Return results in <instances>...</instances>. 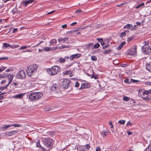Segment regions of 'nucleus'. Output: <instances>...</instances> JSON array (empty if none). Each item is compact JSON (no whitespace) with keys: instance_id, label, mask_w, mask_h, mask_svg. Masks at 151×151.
I'll list each match as a JSON object with an SVG mask.
<instances>
[{"instance_id":"19","label":"nucleus","mask_w":151,"mask_h":151,"mask_svg":"<svg viewBox=\"0 0 151 151\" xmlns=\"http://www.w3.org/2000/svg\"><path fill=\"white\" fill-rule=\"evenodd\" d=\"M83 88H87L90 87V85L88 83H83L82 84Z\"/></svg>"},{"instance_id":"39","label":"nucleus","mask_w":151,"mask_h":151,"mask_svg":"<svg viewBox=\"0 0 151 151\" xmlns=\"http://www.w3.org/2000/svg\"><path fill=\"white\" fill-rule=\"evenodd\" d=\"M91 59L93 61H95L97 60V58L94 56H92L91 57Z\"/></svg>"},{"instance_id":"16","label":"nucleus","mask_w":151,"mask_h":151,"mask_svg":"<svg viewBox=\"0 0 151 151\" xmlns=\"http://www.w3.org/2000/svg\"><path fill=\"white\" fill-rule=\"evenodd\" d=\"M66 40V38H60L58 39V40L59 43L60 44H63L65 43Z\"/></svg>"},{"instance_id":"53","label":"nucleus","mask_w":151,"mask_h":151,"mask_svg":"<svg viewBox=\"0 0 151 151\" xmlns=\"http://www.w3.org/2000/svg\"><path fill=\"white\" fill-rule=\"evenodd\" d=\"M6 77V76H4L3 74H0V78H5Z\"/></svg>"},{"instance_id":"46","label":"nucleus","mask_w":151,"mask_h":151,"mask_svg":"<svg viewBox=\"0 0 151 151\" xmlns=\"http://www.w3.org/2000/svg\"><path fill=\"white\" fill-rule=\"evenodd\" d=\"M79 86V83L78 82H76L75 85V86L76 87H78Z\"/></svg>"},{"instance_id":"25","label":"nucleus","mask_w":151,"mask_h":151,"mask_svg":"<svg viewBox=\"0 0 151 151\" xmlns=\"http://www.w3.org/2000/svg\"><path fill=\"white\" fill-rule=\"evenodd\" d=\"M43 50L45 51L48 52L49 51H51V48L50 47H46L44 48L43 49Z\"/></svg>"},{"instance_id":"24","label":"nucleus","mask_w":151,"mask_h":151,"mask_svg":"<svg viewBox=\"0 0 151 151\" xmlns=\"http://www.w3.org/2000/svg\"><path fill=\"white\" fill-rule=\"evenodd\" d=\"M61 87L64 89H65L66 87V81L64 82L63 83H62L61 84Z\"/></svg>"},{"instance_id":"7","label":"nucleus","mask_w":151,"mask_h":151,"mask_svg":"<svg viewBox=\"0 0 151 151\" xmlns=\"http://www.w3.org/2000/svg\"><path fill=\"white\" fill-rule=\"evenodd\" d=\"M137 53V48L134 46L133 47L130 48L129 50L128 54L132 55H135Z\"/></svg>"},{"instance_id":"45","label":"nucleus","mask_w":151,"mask_h":151,"mask_svg":"<svg viewBox=\"0 0 151 151\" xmlns=\"http://www.w3.org/2000/svg\"><path fill=\"white\" fill-rule=\"evenodd\" d=\"M8 59V57H2L0 58V60H7Z\"/></svg>"},{"instance_id":"32","label":"nucleus","mask_w":151,"mask_h":151,"mask_svg":"<svg viewBox=\"0 0 151 151\" xmlns=\"http://www.w3.org/2000/svg\"><path fill=\"white\" fill-rule=\"evenodd\" d=\"M144 5H145L144 3H142L141 4H139V5H138V6H137L135 8L137 9H138L139 8H140V7H141L142 6H144Z\"/></svg>"},{"instance_id":"8","label":"nucleus","mask_w":151,"mask_h":151,"mask_svg":"<svg viewBox=\"0 0 151 151\" xmlns=\"http://www.w3.org/2000/svg\"><path fill=\"white\" fill-rule=\"evenodd\" d=\"M31 68H32L33 72L35 73L37 71V69L38 67V65L37 64H34L32 65H30Z\"/></svg>"},{"instance_id":"23","label":"nucleus","mask_w":151,"mask_h":151,"mask_svg":"<svg viewBox=\"0 0 151 151\" xmlns=\"http://www.w3.org/2000/svg\"><path fill=\"white\" fill-rule=\"evenodd\" d=\"M82 30V29L81 28H79L78 29H76V30H72L70 31V32H71L72 34L74 33L75 32H76V31H78V32H80Z\"/></svg>"},{"instance_id":"56","label":"nucleus","mask_w":151,"mask_h":151,"mask_svg":"<svg viewBox=\"0 0 151 151\" xmlns=\"http://www.w3.org/2000/svg\"><path fill=\"white\" fill-rule=\"evenodd\" d=\"M65 47V46L63 45V46H60V47H59L58 49H63V48H64Z\"/></svg>"},{"instance_id":"1","label":"nucleus","mask_w":151,"mask_h":151,"mask_svg":"<svg viewBox=\"0 0 151 151\" xmlns=\"http://www.w3.org/2000/svg\"><path fill=\"white\" fill-rule=\"evenodd\" d=\"M60 70V69L59 67L55 66L50 68L47 69V71L48 74L51 76H53L57 74Z\"/></svg>"},{"instance_id":"22","label":"nucleus","mask_w":151,"mask_h":151,"mask_svg":"<svg viewBox=\"0 0 151 151\" xmlns=\"http://www.w3.org/2000/svg\"><path fill=\"white\" fill-rule=\"evenodd\" d=\"M51 107L50 106H46L44 108V110L45 111H49L51 110Z\"/></svg>"},{"instance_id":"64","label":"nucleus","mask_w":151,"mask_h":151,"mask_svg":"<svg viewBox=\"0 0 151 151\" xmlns=\"http://www.w3.org/2000/svg\"><path fill=\"white\" fill-rule=\"evenodd\" d=\"M82 12L81 10L80 9H79L78 10H76V13H79V12Z\"/></svg>"},{"instance_id":"5","label":"nucleus","mask_w":151,"mask_h":151,"mask_svg":"<svg viewBox=\"0 0 151 151\" xmlns=\"http://www.w3.org/2000/svg\"><path fill=\"white\" fill-rule=\"evenodd\" d=\"M16 76L18 78L24 79L26 77V75L23 70H21L17 74Z\"/></svg>"},{"instance_id":"49","label":"nucleus","mask_w":151,"mask_h":151,"mask_svg":"<svg viewBox=\"0 0 151 151\" xmlns=\"http://www.w3.org/2000/svg\"><path fill=\"white\" fill-rule=\"evenodd\" d=\"M5 93H2L1 94H0V100H2L4 98V96H1V94H5Z\"/></svg>"},{"instance_id":"17","label":"nucleus","mask_w":151,"mask_h":151,"mask_svg":"<svg viewBox=\"0 0 151 151\" xmlns=\"http://www.w3.org/2000/svg\"><path fill=\"white\" fill-rule=\"evenodd\" d=\"M65 58H60L58 60H57V61L60 63H63L65 61Z\"/></svg>"},{"instance_id":"47","label":"nucleus","mask_w":151,"mask_h":151,"mask_svg":"<svg viewBox=\"0 0 151 151\" xmlns=\"http://www.w3.org/2000/svg\"><path fill=\"white\" fill-rule=\"evenodd\" d=\"M75 58L74 57L73 55H72L70 57V60H73V59Z\"/></svg>"},{"instance_id":"42","label":"nucleus","mask_w":151,"mask_h":151,"mask_svg":"<svg viewBox=\"0 0 151 151\" xmlns=\"http://www.w3.org/2000/svg\"><path fill=\"white\" fill-rule=\"evenodd\" d=\"M101 150L100 147L99 146H97L96 147V151H101Z\"/></svg>"},{"instance_id":"60","label":"nucleus","mask_w":151,"mask_h":151,"mask_svg":"<svg viewBox=\"0 0 151 151\" xmlns=\"http://www.w3.org/2000/svg\"><path fill=\"white\" fill-rule=\"evenodd\" d=\"M17 29L16 28H14L13 31V33H14L17 31Z\"/></svg>"},{"instance_id":"10","label":"nucleus","mask_w":151,"mask_h":151,"mask_svg":"<svg viewBox=\"0 0 151 151\" xmlns=\"http://www.w3.org/2000/svg\"><path fill=\"white\" fill-rule=\"evenodd\" d=\"M58 89V85L56 84L53 85L51 87L52 90L55 92L57 91Z\"/></svg>"},{"instance_id":"15","label":"nucleus","mask_w":151,"mask_h":151,"mask_svg":"<svg viewBox=\"0 0 151 151\" xmlns=\"http://www.w3.org/2000/svg\"><path fill=\"white\" fill-rule=\"evenodd\" d=\"M132 27L133 26L132 24H127V25L124 26V28H127L128 29H131V28H132Z\"/></svg>"},{"instance_id":"26","label":"nucleus","mask_w":151,"mask_h":151,"mask_svg":"<svg viewBox=\"0 0 151 151\" xmlns=\"http://www.w3.org/2000/svg\"><path fill=\"white\" fill-rule=\"evenodd\" d=\"M128 30H126V31H125V32H122V33H121V35H120V37H121L122 38L123 37L125 36L126 35V32H128Z\"/></svg>"},{"instance_id":"61","label":"nucleus","mask_w":151,"mask_h":151,"mask_svg":"<svg viewBox=\"0 0 151 151\" xmlns=\"http://www.w3.org/2000/svg\"><path fill=\"white\" fill-rule=\"evenodd\" d=\"M77 23L76 22H74L73 23H72L71 24H70V25L71 26H73L75 25H76L77 24Z\"/></svg>"},{"instance_id":"27","label":"nucleus","mask_w":151,"mask_h":151,"mask_svg":"<svg viewBox=\"0 0 151 151\" xmlns=\"http://www.w3.org/2000/svg\"><path fill=\"white\" fill-rule=\"evenodd\" d=\"M12 126L15 127H20L22 126V125L17 124H11V126Z\"/></svg>"},{"instance_id":"6","label":"nucleus","mask_w":151,"mask_h":151,"mask_svg":"<svg viewBox=\"0 0 151 151\" xmlns=\"http://www.w3.org/2000/svg\"><path fill=\"white\" fill-rule=\"evenodd\" d=\"M30 66H29L27 68L26 72L27 75L28 76H31L35 74L32 72V70Z\"/></svg>"},{"instance_id":"12","label":"nucleus","mask_w":151,"mask_h":151,"mask_svg":"<svg viewBox=\"0 0 151 151\" xmlns=\"http://www.w3.org/2000/svg\"><path fill=\"white\" fill-rule=\"evenodd\" d=\"M24 95V93H21L19 94L15 95L13 97L14 98L21 99Z\"/></svg>"},{"instance_id":"55","label":"nucleus","mask_w":151,"mask_h":151,"mask_svg":"<svg viewBox=\"0 0 151 151\" xmlns=\"http://www.w3.org/2000/svg\"><path fill=\"white\" fill-rule=\"evenodd\" d=\"M109 46V45H107L106 46H103L102 47L103 49H105L106 48L108 47Z\"/></svg>"},{"instance_id":"21","label":"nucleus","mask_w":151,"mask_h":151,"mask_svg":"<svg viewBox=\"0 0 151 151\" xmlns=\"http://www.w3.org/2000/svg\"><path fill=\"white\" fill-rule=\"evenodd\" d=\"M34 1L32 0H29L25 1L23 2L25 6H26L29 3H32Z\"/></svg>"},{"instance_id":"35","label":"nucleus","mask_w":151,"mask_h":151,"mask_svg":"<svg viewBox=\"0 0 151 151\" xmlns=\"http://www.w3.org/2000/svg\"><path fill=\"white\" fill-rule=\"evenodd\" d=\"M100 47V45L99 43H97L93 46L94 48H97Z\"/></svg>"},{"instance_id":"34","label":"nucleus","mask_w":151,"mask_h":151,"mask_svg":"<svg viewBox=\"0 0 151 151\" xmlns=\"http://www.w3.org/2000/svg\"><path fill=\"white\" fill-rule=\"evenodd\" d=\"M67 83H68V86L67 85V89L68 88V86H70V85H71V82L69 80H67Z\"/></svg>"},{"instance_id":"31","label":"nucleus","mask_w":151,"mask_h":151,"mask_svg":"<svg viewBox=\"0 0 151 151\" xmlns=\"http://www.w3.org/2000/svg\"><path fill=\"white\" fill-rule=\"evenodd\" d=\"M125 122V120H120L118 121V123L122 124H124Z\"/></svg>"},{"instance_id":"13","label":"nucleus","mask_w":151,"mask_h":151,"mask_svg":"<svg viewBox=\"0 0 151 151\" xmlns=\"http://www.w3.org/2000/svg\"><path fill=\"white\" fill-rule=\"evenodd\" d=\"M11 127V125H5L3 127H2L1 128V130L2 131H4Z\"/></svg>"},{"instance_id":"20","label":"nucleus","mask_w":151,"mask_h":151,"mask_svg":"<svg viewBox=\"0 0 151 151\" xmlns=\"http://www.w3.org/2000/svg\"><path fill=\"white\" fill-rule=\"evenodd\" d=\"M126 42H122L119 46L118 47V50H120L123 47L124 45L125 44Z\"/></svg>"},{"instance_id":"58","label":"nucleus","mask_w":151,"mask_h":151,"mask_svg":"<svg viewBox=\"0 0 151 151\" xmlns=\"http://www.w3.org/2000/svg\"><path fill=\"white\" fill-rule=\"evenodd\" d=\"M85 147L86 148H87L88 149V150L89 149L90 147L89 145V144H87V145H86Z\"/></svg>"},{"instance_id":"18","label":"nucleus","mask_w":151,"mask_h":151,"mask_svg":"<svg viewBox=\"0 0 151 151\" xmlns=\"http://www.w3.org/2000/svg\"><path fill=\"white\" fill-rule=\"evenodd\" d=\"M13 77H12V76L11 75H10V76H9L8 77V79L9 80V83L7 84V85L6 86V87H5V88H6L8 86L9 84L10 83L12 82V79H13Z\"/></svg>"},{"instance_id":"63","label":"nucleus","mask_w":151,"mask_h":151,"mask_svg":"<svg viewBox=\"0 0 151 151\" xmlns=\"http://www.w3.org/2000/svg\"><path fill=\"white\" fill-rule=\"evenodd\" d=\"M97 40L99 42H100L102 40H103L102 38H98L97 39Z\"/></svg>"},{"instance_id":"4","label":"nucleus","mask_w":151,"mask_h":151,"mask_svg":"<svg viewBox=\"0 0 151 151\" xmlns=\"http://www.w3.org/2000/svg\"><path fill=\"white\" fill-rule=\"evenodd\" d=\"M142 52L145 54H151V47L149 46H143L142 47Z\"/></svg>"},{"instance_id":"3","label":"nucleus","mask_w":151,"mask_h":151,"mask_svg":"<svg viewBox=\"0 0 151 151\" xmlns=\"http://www.w3.org/2000/svg\"><path fill=\"white\" fill-rule=\"evenodd\" d=\"M52 142V140L51 139H46L43 140V144L47 148H46V151H49L50 150V146Z\"/></svg>"},{"instance_id":"44","label":"nucleus","mask_w":151,"mask_h":151,"mask_svg":"<svg viewBox=\"0 0 151 151\" xmlns=\"http://www.w3.org/2000/svg\"><path fill=\"white\" fill-rule=\"evenodd\" d=\"M17 9L16 8L14 9L12 11V12L14 14H16L17 12Z\"/></svg>"},{"instance_id":"2","label":"nucleus","mask_w":151,"mask_h":151,"mask_svg":"<svg viewBox=\"0 0 151 151\" xmlns=\"http://www.w3.org/2000/svg\"><path fill=\"white\" fill-rule=\"evenodd\" d=\"M43 96L41 92H36L30 93L29 95V98L31 100L35 101L40 99Z\"/></svg>"},{"instance_id":"52","label":"nucleus","mask_w":151,"mask_h":151,"mask_svg":"<svg viewBox=\"0 0 151 151\" xmlns=\"http://www.w3.org/2000/svg\"><path fill=\"white\" fill-rule=\"evenodd\" d=\"M144 46H149L148 45V42H147V41H145V42H144Z\"/></svg>"},{"instance_id":"41","label":"nucleus","mask_w":151,"mask_h":151,"mask_svg":"<svg viewBox=\"0 0 151 151\" xmlns=\"http://www.w3.org/2000/svg\"><path fill=\"white\" fill-rule=\"evenodd\" d=\"M134 37L133 36H131V37H129L128 39H127V41L128 42H129L132 39H134Z\"/></svg>"},{"instance_id":"14","label":"nucleus","mask_w":151,"mask_h":151,"mask_svg":"<svg viewBox=\"0 0 151 151\" xmlns=\"http://www.w3.org/2000/svg\"><path fill=\"white\" fill-rule=\"evenodd\" d=\"M143 99L146 100L147 99V97L148 96L147 93H145V92L144 91L143 93V95H141Z\"/></svg>"},{"instance_id":"51","label":"nucleus","mask_w":151,"mask_h":151,"mask_svg":"<svg viewBox=\"0 0 151 151\" xmlns=\"http://www.w3.org/2000/svg\"><path fill=\"white\" fill-rule=\"evenodd\" d=\"M124 82L126 83H130L129 82V80L128 79H127L124 80Z\"/></svg>"},{"instance_id":"40","label":"nucleus","mask_w":151,"mask_h":151,"mask_svg":"<svg viewBox=\"0 0 151 151\" xmlns=\"http://www.w3.org/2000/svg\"><path fill=\"white\" fill-rule=\"evenodd\" d=\"M130 82H132L133 83H136L139 82V81L137 80H135L134 79H131L130 80Z\"/></svg>"},{"instance_id":"54","label":"nucleus","mask_w":151,"mask_h":151,"mask_svg":"<svg viewBox=\"0 0 151 151\" xmlns=\"http://www.w3.org/2000/svg\"><path fill=\"white\" fill-rule=\"evenodd\" d=\"M103 133L104 136H106V133H107V131H103Z\"/></svg>"},{"instance_id":"37","label":"nucleus","mask_w":151,"mask_h":151,"mask_svg":"<svg viewBox=\"0 0 151 151\" xmlns=\"http://www.w3.org/2000/svg\"><path fill=\"white\" fill-rule=\"evenodd\" d=\"M123 99L124 101H128L129 100V98L126 96H124L123 98Z\"/></svg>"},{"instance_id":"62","label":"nucleus","mask_w":151,"mask_h":151,"mask_svg":"<svg viewBox=\"0 0 151 151\" xmlns=\"http://www.w3.org/2000/svg\"><path fill=\"white\" fill-rule=\"evenodd\" d=\"M6 82V80H3V81H2L1 82V84H4V83H5Z\"/></svg>"},{"instance_id":"50","label":"nucleus","mask_w":151,"mask_h":151,"mask_svg":"<svg viewBox=\"0 0 151 151\" xmlns=\"http://www.w3.org/2000/svg\"><path fill=\"white\" fill-rule=\"evenodd\" d=\"M132 125V124L130 122H128L126 124L127 126H129L130 125Z\"/></svg>"},{"instance_id":"30","label":"nucleus","mask_w":151,"mask_h":151,"mask_svg":"<svg viewBox=\"0 0 151 151\" xmlns=\"http://www.w3.org/2000/svg\"><path fill=\"white\" fill-rule=\"evenodd\" d=\"M56 43V40L55 39H53L50 42L51 44H55Z\"/></svg>"},{"instance_id":"36","label":"nucleus","mask_w":151,"mask_h":151,"mask_svg":"<svg viewBox=\"0 0 151 151\" xmlns=\"http://www.w3.org/2000/svg\"><path fill=\"white\" fill-rule=\"evenodd\" d=\"M144 92H145V93H147L148 95L151 93V89L148 91H145Z\"/></svg>"},{"instance_id":"28","label":"nucleus","mask_w":151,"mask_h":151,"mask_svg":"<svg viewBox=\"0 0 151 151\" xmlns=\"http://www.w3.org/2000/svg\"><path fill=\"white\" fill-rule=\"evenodd\" d=\"M75 58H78L81 56V55L80 54L78 53L74 55H73Z\"/></svg>"},{"instance_id":"57","label":"nucleus","mask_w":151,"mask_h":151,"mask_svg":"<svg viewBox=\"0 0 151 151\" xmlns=\"http://www.w3.org/2000/svg\"><path fill=\"white\" fill-rule=\"evenodd\" d=\"M27 48V46H25L22 47H20V48H19V49L20 50H22V49H25Z\"/></svg>"},{"instance_id":"59","label":"nucleus","mask_w":151,"mask_h":151,"mask_svg":"<svg viewBox=\"0 0 151 151\" xmlns=\"http://www.w3.org/2000/svg\"><path fill=\"white\" fill-rule=\"evenodd\" d=\"M93 45V43H90L88 44L87 45L88 47L92 46Z\"/></svg>"},{"instance_id":"48","label":"nucleus","mask_w":151,"mask_h":151,"mask_svg":"<svg viewBox=\"0 0 151 151\" xmlns=\"http://www.w3.org/2000/svg\"><path fill=\"white\" fill-rule=\"evenodd\" d=\"M6 67H4L3 66H1V72L3 70H4L6 68Z\"/></svg>"},{"instance_id":"11","label":"nucleus","mask_w":151,"mask_h":151,"mask_svg":"<svg viewBox=\"0 0 151 151\" xmlns=\"http://www.w3.org/2000/svg\"><path fill=\"white\" fill-rule=\"evenodd\" d=\"M146 68L147 70L151 72V63H147L146 65Z\"/></svg>"},{"instance_id":"43","label":"nucleus","mask_w":151,"mask_h":151,"mask_svg":"<svg viewBox=\"0 0 151 151\" xmlns=\"http://www.w3.org/2000/svg\"><path fill=\"white\" fill-rule=\"evenodd\" d=\"M60 82L61 83V84H62L63 83L66 81V79H65L63 78L62 79H61L60 80Z\"/></svg>"},{"instance_id":"33","label":"nucleus","mask_w":151,"mask_h":151,"mask_svg":"<svg viewBox=\"0 0 151 151\" xmlns=\"http://www.w3.org/2000/svg\"><path fill=\"white\" fill-rule=\"evenodd\" d=\"M112 51V50H106L103 52V53L104 54H109L110 52H111Z\"/></svg>"},{"instance_id":"9","label":"nucleus","mask_w":151,"mask_h":151,"mask_svg":"<svg viewBox=\"0 0 151 151\" xmlns=\"http://www.w3.org/2000/svg\"><path fill=\"white\" fill-rule=\"evenodd\" d=\"M15 133V131H12L10 132H6L5 133V134L6 136H10L14 134Z\"/></svg>"},{"instance_id":"38","label":"nucleus","mask_w":151,"mask_h":151,"mask_svg":"<svg viewBox=\"0 0 151 151\" xmlns=\"http://www.w3.org/2000/svg\"><path fill=\"white\" fill-rule=\"evenodd\" d=\"M146 151H151V142L149 146L146 149Z\"/></svg>"},{"instance_id":"29","label":"nucleus","mask_w":151,"mask_h":151,"mask_svg":"<svg viewBox=\"0 0 151 151\" xmlns=\"http://www.w3.org/2000/svg\"><path fill=\"white\" fill-rule=\"evenodd\" d=\"M3 45V47L5 48H7V47H10V45L9 44L5 43H4Z\"/></svg>"}]
</instances>
